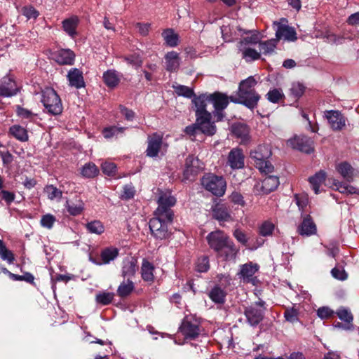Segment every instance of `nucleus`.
<instances>
[{
  "label": "nucleus",
  "instance_id": "nucleus-17",
  "mask_svg": "<svg viewBox=\"0 0 359 359\" xmlns=\"http://www.w3.org/2000/svg\"><path fill=\"white\" fill-rule=\"evenodd\" d=\"M212 217L217 220L220 225H222V222H229L232 219L228 207L224 203H217L212 206Z\"/></svg>",
  "mask_w": 359,
  "mask_h": 359
},
{
  "label": "nucleus",
  "instance_id": "nucleus-56",
  "mask_svg": "<svg viewBox=\"0 0 359 359\" xmlns=\"http://www.w3.org/2000/svg\"><path fill=\"white\" fill-rule=\"evenodd\" d=\"M299 311L294 307L287 308L284 313V316L287 321L294 323L298 320Z\"/></svg>",
  "mask_w": 359,
  "mask_h": 359
},
{
  "label": "nucleus",
  "instance_id": "nucleus-8",
  "mask_svg": "<svg viewBox=\"0 0 359 359\" xmlns=\"http://www.w3.org/2000/svg\"><path fill=\"white\" fill-rule=\"evenodd\" d=\"M179 330L184 339L190 340L196 339L201 331L199 323L188 317L183 319Z\"/></svg>",
  "mask_w": 359,
  "mask_h": 359
},
{
  "label": "nucleus",
  "instance_id": "nucleus-33",
  "mask_svg": "<svg viewBox=\"0 0 359 359\" xmlns=\"http://www.w3.org/2000/svg\"><path fill=\"white\" fill-rule=\"evenodd\" d=\"M78 25L79 18L76 16L71 17L62 21L64 30L72 37H74L77 34L76 29Z\"/></svg>",
  "mask_w": 359,
  "mask_h": 359
},
{
  "label": "nucleus",
  "instance_id": "nucleus-27",
  "mask_svg": "<svg viewBox=\"0 0 359 359\" xmlns=\"http://www.w3.org/2000/svg\"><path fill=\"white\" fill-rule=\"evenodd\" d=\"M226 296V292L218 285H215L208 293L210 299L217 304H224Z\"/></svg>",
  "mask_w": 359,
  "mask_h": 359
},
{
  "label": "nucleus",
  "instance_id": "nucleus-14",
  "mask_svg": "<svg viewBox=\"0 0 359 359\" xmlns=\"http://www.w3.org/2000/svg\"><path fill=\"white\" fill-rule=\"evenodd\" d=\"M19 91L14 79L10 76H4L0 83V96L9 97L15 95Z\"/></svg>",
  "mask_w": 359,
  "mask_h": 359
},
{
  "label": "nucleus",
  "instance_id": "nucleus-48",
  "mask_svg": "<svg viewBox=\"0 0 359 359\" xmlns=\"http://www.w3.org/2000/svg\"><path fill=\"white\" fill-rule=\"evenodd\" d=\"M172 88L174 89L175 93L178 96H184L187 98H191L194 96V90L189 88L188 86L183 85H173Z\"/></svg>",
  "mask_w": 359,
  "mask_h": 359
},
{
  "label": "nucleus",
  "instance_id": "nucleus-35",
  "mask_svg": "<svg viewBox=\"0 0 359 359\" xmlns=\"http://www.w3.org/2000/svg\"><path fill=\"white\" fill-rule=\"evenodd\" d=\"M135 290L134 283L129 278L126 281H123L117 289V294L121 299L128 297Z\"/></svg>",
  "mask_w": 359,
  "mask_h": 359
},
{
  "label": "nucleus",
  "instance_id": "nucleus-58",
  "mask_svg": "<svg viewBox=\"0 0 359 359\" xmlns=\"http://www.w3.org/2000/svg\"><path fill=\"white\" fill-rule=\"evenodd\" d=\"M334 314V311L327 306L320 307L317 310V315L321 319H328L332 317Z\"/></svg>",
  "mask_w": 359,
  "mask_h": 359
},
{
  "label": "nucleus",
  "instance_id": "nucleus-37",
  "mask_svg": "<svg viewBox=\"0 0 359 359\" xmlns=\"http://www.w3.org/2000/svg\"><path fill=\"white\" fill-rule=\"evenodd\" d=\"M154 217L167 219L168 221H173L174 212L171 207L158 204V208L154 212Z\"/></svg>",
  "mask_w": 359,
  "mask_h": 359
},
{
  "label": "nucleus",
  "instance_id": "nucleus-55",
  "mask_svg": "<svg viewBox=\"0 0 359 359\" xmlns=\"http://www.w3.org/2000/svg\"><path fill=\"white\" fill-rule=\"evenodd\" d=\"M274 230V225L270 222H264L259 227V233L262 236H269L272 235Z\"/></svg>",
  "mask_w": 359,
  "mask_h": 359
},
{
  "label": "nucleus",
  "instance_id": "nucleus-11",
  "mask_svg": "<svg viewBox=\"0 0 359 359\" xmlns=\"http://www.w3.org/2000/svg\"><path fill=\"white\" fill-rule=\"evenodd\" d=\"M260 95L256 92H249L248 94H238L237 96H230V101L236 104H241L252 110L257 107Z\"/></svg>",
  "mask_w": 359,
  "mask_h": 359
},
{
  "label": "nucleus",
  "instance_id": "nucleus-52",
  "mask_svg": "<svg viewBox=\"0 0 359 359\" xmlns=\"http://www.w3.org/2000/svg\"><path fill=\"white\" fill-rule=\"evenodd\" d=\"M44 192L50 200L56 198L60 199L62 196V192L53 185H47L44 188Z\"/></svg>",
  "mask_w": 359,
  "mask_h": 359
},
{
  "label": "nucleus",
  "instance_id": "nucleus-61",
  "mask_svg": "<svg viewBox=\"0 0 359 359\" xmlns=\"http://www.w3.org/2000/svg\"><path fill=\"white\" fill-rule=\"evenodd\" d=\"M17 115L22 118L32 120L35 116V114L27 109L23 108L20 106H17L16 109Z\"/></svg>",
  "mask_w": 359,
  "mask_h": 359
},
{
  "label": "nucleus",
  "instance_id": "nucleus-59",
  "mask_svg": "<svg viewBox=\"0 0 359 359\" xmlns=\"http://www.w3.org/2000/svg\"><path fill=\"white\" fill-rule=\"evenodd\" d=\"M56 219L53 215L50 214H46L42 216L41 219V224L45 228L51 229Z\"/></svg>",
  "mask_w": 359,
  "mask_h": 359
},
{
  "label": "nucleus",
  "instance_id": "nucleus-32",
  "mask_svg": "<svg viewBox=\"0 0 359 359\" xmlns=\"http://www.w3.org/2000/svg\"><path fill=\"white\" fill-rule=\"evenodd\" d=\"M337 170L347 182H351L353 180L354 169L348 162L344 161L339 163L337 166Z\"/></svg>",
  "mask_w": 359,
  "mask_h": 359
},
{
  "label": "nucleus",
  "instance_id": "nucleus-36",
  "mask_svg": "<svg viewBox=\"0 0 359 359\" xmlns=\"http://www.w3.org/2000/svg\"><path fill=\"white\" fill-rule=\"evenodd\" d=\"M326 173L323 170H320L313 176L309 177V181L311 184L312 189L316 194H319V188L322 183L325 180Z\"/></svg>",
  "mask_w": 359,
  "mask_h": 359
},
{
  "label": "nucleus",
  "instance_id": "nucleus-4",
  "mask_svg": "<svg viewBox=\"0 0 359 359\" xmlns=\"http://www.w3.org/2000/svg\"><path fill=\"white\" fill-rule=\"evenodd\" d=\"M173 221L154 217L149 222V229L152 236L156 240H165L172 234L170 226Z\"/></svg>",
  "mask_w": 359,
  "mask_h": 359
},
{
  "label": "nucleus",
  "instance_id": "nucleus-41",
  "mask_svg": "<svg viewBox=\"0 0 359 359\" xmlns=\"http://www.w3.org/2000/svg\"><path fill=\"white\" fill-rule=\"evenodd\" d=\"M166 44L170 47L177 46L178 44V35L172 29H167L162 33Z\"/></svg>",
  "mask_w": 359,
  "mask_h": 359
},
{
  "label": "nucleus",
  "instance_id": "nucleus-2",
  "mask_svg": "<svg viewBox=\"0 0 359 359\" xmlns=\"http://www.w3.org/2000/svg\"><path fill=\"white\" fill-rule=\"evenodd\" d=\"M271 148L269 144H260L250 151V157L262 173L269 175L273 172L274 167L269 161L271 156Z\"/></svg>",
  "mask_w": 359,
  "mask_h": 359
},
{
  "label": "nucleus",
  "instance_id": "nucleus-24",
  "mask_svg": "<svg viewBox=\"0 0 359 359\" xmlns=\"http://www.w3.org/2000/svg\"><path fill=\"white\" fill-rule=\"evenodd\" d=\"M118 255V250L116 248H105L100 252V260L95 261V263L97 265L107 264L114 260Z\"/></svg>",
  "mask_w": 359,
  "mask_h": 359
},
{
  "label": "nucleus",
  "instance_id": "nucleus-39",
  "mask_svg": "<svg viewBox=\"0 0 359 359\" xmlns=\"http://www.w3.org/2000/svg\"><path fill=\"white\" fill-rule=\"evenodd\" d=\"M81 174L86 178H93L99 174V169L93 163H86L81 168Z\"/></svg>",
  "mask_w": 359,
  "mask_h": 359
},
{
  "label": "nucleus",
  "instance_id": "nucleus-19",
  "mask_svg": "<svg viewBox=\"0 0 359 359\" xmlns=\"http://www.w3.org/2000/svg\"><path fill=\"white\" fill-rule=\"evenodd\" d=\"M162 143V137L160 135L154 133L152 135L149 136L148 138V147L146 150L147 156L149 157L157 156L161 148Z\"/></svg>",
  "mask_w": 359,
  "mask_h": 359
},
{
  "label": "nucleus",
  "instance_id": "nucleus-15",
  "mask_svg": "<svg viewBox=\"0 0 359 359\" xmlns=\"http://www.w3.org/2000/svg\"><path fill=\"white\" fill-rule=\"evenodd\" d=\"M244 315L248 323L252 327H256L264 319V309H259L255 306H249L244 309Z\"/></svg>",
  "mask_w": 359,
  "mask_h": 359
},
{
  "label": "nucleus",
  "instance_id": "nucleus-44",
  "mask_svg": "<svg viewBox=\"0 0 359 359\" xmlns=\"http://www.w3.org/2000/svg\"><path fill=\"white\" fill-rule=\"evenodd\" d=\"M176 198L169 192H161L158 196V204L173 207L176 203Z\"/></svg>",
  "mask_w": 359,
  "mask_h": 359
},
{
  "label": "nucleus",
  "instance_id": "nucleus-42",
  "mask_svg": "<svg viewBox=\"0 0 359 359\" xmlns=\"http://www.w3.org/2000/svg\"><path fill=\"white\" fill-rule=\"evenodd\" d=\"M0 257L2 260L6 261L9 264H13L15 261V255L13 252L8 250L3 240L0 239Z\"/></svg>",
  "mask_w": 359,
  "mask_h": 359
},
{
  "label": "nucleus",
  "instance_id": "nucleus-26",
  "mask_svg": "<svg viewBox=\"0 0 359 359\" xmlns=\"http://www.w3.org/2000/svg\"><path fill=\"white\" fill-rule=\"evenodd\" d=\"M276 36L278 41L282 37L289 41H294L297 39L296 31L293 27L286 25H279L276 32Z\"/></svg>",
  "mask_w": 359,
  "mask_h": 359
},
{
  "label": "nucleus",
  "instance_id": "nucleus-30",
  "mask_svg": "<svg viewBox=\"0 0 359 359\" xmlns=\"http://www.w3.org/2000/svg\"><path fill=\"white\" fill-rule=\"evenodd\" d=\"M154 266L152 263L149 262L147 259H143L141 267L142 278L144 281L153 282L154 279Z\"/></svg>",
  "mask_w": 359,
  "mask_h": 359
},
{
  "label": "nucleus",
  "instance_id": "nucleus-43",
  "mask_svg": "<svg viewBox=\"0 0 359 359\" xmlns=\"http://www.w3.org/2000/svg\"><path fill=\"white\" fill-rule=\"evenodd\" d=\"M277 39H271L265 41H259V51L262 53L264 55L270 54L273 52L276 43H277Z\"/></svg>",
  "mask_w": 359,
  "mask_h": 359
},
{
  "label": "nucleus",
  "instance_id": "nucleus-6",
  "mask_svg": "<svg viewBox=\"0 0 359 359\" xmlns=\"http://www.w3.org/2000/svg\"><path fill=\"white\" fill-rule=\"evenodd\" d=\"M204 188L217 196H222L226 191V181L222 177L215 175L205 176L201 180Z\"/></svg>",
  "mask_w": 359,
  "mask_h": 359
},
{
  "label": "nucleus",
  "instance_id": "nucleus-18",
  "mask_svg": "<svg viewBox=\"0 0 359 359\" xmlns=\"http://www.w3.org/2000/svg\"><path fill=\"white\" fill-rule=\"evenodd\" d=\"M325 116L332 128L334 130H340L346 125V118L339 111H327Z\"/></svg>",
  "mask_w": 359,
  "mask_h": 359
},
{
  "label": "nucleus",
  "instance_id": "nucleus-16",
  "mask_svg": "<svg viewBox=\"0 0 359 359\" xmlns=\"http://www.w3.org/2000/svg\"><path fill=\"white\" fill-rule=\"evenodd\" d=\"M198 131L206 135L212 136L216 133V126L215 124H204L203 126L198 124V119L196 118L194 124L185 128V133L191 136H195Z\"/></svg>",
  "mask_w": 359,
  "mask_h": 359
},
{
  "label": "nucleus",
  "instance_id": "nucleus-20",
  "mask_svg": "<svg viewBox=\"0 0 359 359\" xmlns=\"http://www.w3.org/2000/svg\"><path fill=\"white\" fill-rule=\"evenodd\" d=\"M208 97H209V102L212 103L215 110L218 111H223L226 109L230 100V97L220 92L210 94Z\"/></svg>",
  "mask_w": 359,
  "mask_h": 359
},
{
  "label": "nucleus",
  "instance_id": "nucleus-12",
  "mask_svg": "<svg viewBox=\"0 0 359 359\" xmlns=\"http://www.w3.org/2000/svg\"><path fill=\"white\" fill-rule=\"evenodd\" d=\"M226 164L233 170L243 168L245 155L243 149L238 147L233 148L228 154Z\"/></svg>",
  "mask_w": 359,
  "mask_h": 359
},
{
  "label": "nucleus",
  "instance_id": "nucleus-46",
  "mask_svg": "<svg viewBox=\"0 0 359 359\" xmlns=\"http://www.w3.org/2000/svg\"><path fill=\"white\" fill-rule=\"evenodd\" d=\"M266 97L268 100L272 103H279L281 101H283L285 98V95L280 88H273L270 90L266 94Z\"/></svg>",
  "mask_w": 359,
  "mask_h": 359
},
{
  "label": "nucleus",
  "instance_id": "nucleus-1",
  "mask_svg": "<svg viewBox=\"0 0 359 359\" xmlns=\"http://www.w3.org/2000/svg\"><path fill=\"white\" fill-rule=\"evenodd\" d=\"M208 244L222 261H235L239 252V248L229 236L222 230H215L206 236Z\"/></svg>",
  "mask_w": 359,
  "mask_h": 359
},
{
  "label": "nucleus",
  "instance_id": "nucleus-53",
  "mask_svg": "<svg viewBox=\"0 0 359 359\" xmlns=\"http://www.w3.org/2000/svg\"><path fill=\"white\" fill-rule=\"evenodd\" d=\"M21 13L27 20L36 19L39 15V12L33 6H23Z\"/></svg>",
  "mask_w": 359,
  "mask_h": 359
},
{
  "label": "nucleus",
  "instance_id": "nucleus-28",
  "mask_svg": "<svg viewBox=\"0 0 359 359\" xmlns=\"http://www.w3.org/2000/svg\"><path fill=\"white\" fill-rule=\"evenodd\" d=\"M8 133L22 142H27L29 140L27 130L20 125H13L11 126Z\"/></svg>",
  "mask_w": 359,
  "mask_h": 359
},
{
  "label": "nucleus",
  "instance_id": "nucleus-13",
  "mask_svg": "<svg viewBox=\"0 0 359 359\" xmlns=\"http://www.w3.org/2000/svg\"><path fill=\"white\" fill-rule=\"evenodd\" d=\"M259 269V266L257 264L249 262L241 266V270L238 275L241 278H243L245 283H251L255 285L257 282V278L254 275Z\"/></svg>",
  "mask_w": 359,
  "mask_h": 359
},
{
  "label": "nucleus",
  "instance_id": "nucleus-21",
  "mask_svg": "<svg viewBox=\"0 0 359 359\" xmlns=\"http://www.w3.org/2000/svg\"><path fill=\"white\" fill-rule=\"evenodd\" d=\"M67 77L69 81V84L72 87L79 89L84 88L86 86L83 72L77 68L71 69L68 72Z\"/></svg>",
  "mask_w": 359,
  "mask_h": 359
},
{
  "label": "nucleus",
  "instance_id": "nucleus-40",
  "mask_svg": "<svg viewBox=\"0 0 359 359\" xmlns=\"http://www.w3.org/2000/svg\"><path fill=\"white\" fill-rule=\"evenodd\" d=\"M67 208L71 215H79L84 210V203L81 200H77L76 203L67 201Z\"/></svg>",
  "mask_w": 359,
  "mask_h": 359
},
{
  "label": "nucleus",
  "instance_id": "nucleus-22",
  "mask_svg": "<svg viewBox=\"0 0 359 359\" xmlns=\"http://www.w3.org/2000/svg\"><path fill=\"white\" fill-rule=\"evenodd\" d=\"M55 62L62 65H72L75 60L76 55L70 49H60L55 53Z\"/></svg>",
  "mask_w": 359,
  "mask_h": 359
},
{
  "label": "nucleus",
  "instance_id": "nucleus-25",
  "mask_svg": "<svg viewBox=\"0 0 359 359\" xmlns=\"http://www.w3.org/2000/svg\"><path fill=\"white\" fill-rule=\"evenodd\" d=\"M138 270L137 259L131 257L123 262L121 273L124 278L130 279Z\"/></svg>",
  "mask_w": 359,
  "mask_h": 359
},
{
  "label": "nucleus",
  "instance_id": "nucleus-63",
  "mask_svg": "<svg viewBox=\"0 0 359 359\" xmlns=\"http://www.w3.org/2000/svg\"><path fill=\"white\" fill-rule=\"evenodd\" d=\"M235 238L242 245L247 246L248 238L246 234L241 229H236L233 233Z\"/></svg>",
  "mask_w": 359,
  "mask_h": 359
},
{
  "label": "nucleus",
  "instance_id": "nucleus-51",
  "mask_svg": "<svg viewBox=\"0 0 359 359\" xmlns=\"http://www.w3.org/2000/svg\"><path fill=\"white\" fill-rule=\"evenodd\" d=\"M210 269L209 257L203 255L197 259L196 270L200 273L207 272Z\"/></svg>",
  "mask_w": 359,
  "mask_h": 359
},
{
  "label": "nucleus",
  "instance_id": "nucleus-62",
  "mask_svg": "<svg viewBox=\"0 0 359 359\" xmlns=\"http://www.w3.org/2000/svg\"><path fill=\"white\" fill-rule=\"evenodd\" d=\"M119 109L122 116L128 121H132L135 117V113L123 105H119Z\"/></svg>",
  "mask_w": 359,
  "mask_h": 359
},
{
  "label": "nucleus",
  "instance_id": "nucleus-47",
  "mask_svg": "<svg viewBox=\"0 0 359 359\" xmlns=\"http://www.w3.org/2000/svg\"><path fill=\"white\" fill-rule=\"evenodd\" d=\"M86 227L87 230L91 233L100 235L104 231V226L103 224L99 220H94L88 222L86 224Z\"/></svg>",
  "mask_w": 359,
  "mask_h": 359
},
{
  "label": "nucleus",
  "instance_id": "nucleus-60",
  "mask_svg": "<svg viewBox=\"0 0 359 359\" xmlns=\"http://www.w3.org/2000/svg\"><path fill=\"white\" fill-rule=\"evenodd\" d=\"M116 165L114 163L104 162L102 164V172L109 176L114 175L116 172Z\"/></svg>",
  "mask_w": 359,
  "mask_h": 359
},
{
  "label": "nucleus",
  "instance_id": "nucleus-29",
  "mask_svg": "<svg viewBox=\"0 0 359 359\" xmlns=\"http://www.w3.org/2000/svg\"><path fill=\"white\" fill-rule=\"evenodd\" d=\"M166 70L168 72H175L180 66L179 55L175 51L168 52L165 56Z\"/></svg>",
  "mask_w": 359,
  "mask_h": 359
},
{
  "label": "nucleus",
  "instance_id": "nucleus-3",
  "mask_svg": "<svg viewBox=\"0 0 359 359\" xmlns=\"http://www.w3.org/2000/svg\"><path fill=\"white\" fill-rule=\"evenodd\" d=\"M41 102L47 113L53 116L62 114L63 106L61 99L53 88H45L41 91Z\"/></svg>",
  "mask_w": 359,
  "mask_h": 359
},
{
  "label": "nucleus",
  "instance_id": "nucleus-10",
  "mask_svg": "<svg viewBox=\"0 0 359 359\" xmlns=\"http://www.w3.org/2000/svg\"><path fill=\"white\" fill-rule=\"evenodd\" d=\"M279 178L275 175L266 176L261 182L255 184L254 190L257 194H269L278 187Z\"/></svg>",
  "mask_w": 359,
  "mask_h": 359
},
{
  "label": "nucleus",
  "instance_id": "nucleus-38",
  "mask_svg": "<svg viewBox=\"0 0 359 359\" xmlns=\"http://www.w3.org/2000/svg\"><path fill=\"white\" fill-rule=\"evenodd\" d=\"M103 81L108 87L114 88L118 84L120 79L116 71L110 69L104 73Z\"/></svg>",
  "mask_w": 359,
  "mask_h": 359
},
{
  "label": "nucleus",
  "instance_id": "nucleus-9",
  "mask_svg": "<svg viewBox=\"0 0 359 359\" xmlns=\"http://www.w3.org/2000/svg\"><path fill=\"white\" fill-rule=\"evenodd\" d=\"M287 144L292 149L310 154L314 151L313 141L306 135H296L287 141Z\"/></svg>",
  "mask_w": 359,
  "mask_h": 359
},
{
  "label": "nucleus",
  "instance_id": "nucleus-23",
  "mask_svg": "<svg viewBox=\"0 0 359 359\" xmlns=\"http://www.w3.org/2000/svg\"><path fill=\"white\" fill-rule=\"evenodd\" d=\"M297 231L300 235L306 236L316 233V226L309 215L304 217L302 222L298 226Z\"/></svg>",
  "mask_w": 359,
  "mask_h": 359
},
{
  "label": "nucleus",
  "instance_id": "nucleus-34",
  "mask_svg": "<svg viewBox=\"0 0 359 359\" xmlns=\"http://www.w3.org/2000/svg\"><path fill=\"white\" fill-rule=\"evenodd\" d=\"M256 84L257 81L253 76H249L246 79L241 81L239 83L237 95H245L249 92L256 91L254 88Z\"/></svg>",
  "mask_w": 359,
  "mask_h": 359
},
{
  "label": "nucleus",
  "instance_id": "nucleus-31",
  "mask_svg": "<svg viewBox=\"0 0 359 359\" xmlns=\"http://www.w3.org/2000/svg\"><path fill=\"white\" fill-rule=\"evenodd\" d=\"M231 132L237 138L245 140L248 137L250 129L245 123H235L231 126Z\"/></svg>",
  "mask_w": 359,
  "mask_h": 359
},
{
  "label": "nucleus",
  "instance_id": "nucleus-54",
  "mask_svg": "<svg viewBox=\"0 0 359 359\" xmlns=\"http://www.w3.org/2000/svg\"><path fill=\"white\" fill-rule=\"evenodd\" d=\"M242 55L243 58L245 59L246 61L257 60L261 57L260 53L251 48H247L243 50Z\"/></svg>",
  "mask_w": 359,
  "mask_h": 359
},
{
  "label": "nucleus",
  "instance_id": "nucleus-49",
  "mask_svg": "<svg viewBox=\"0 0 359 359\" xmlns=\"http://www.w3.org/2000/svg\"><path fill=\"white\" fill-rule=\"evenodd\" d=\"M334 313L337 314L340 320L352 326L353 316L348 309L341 307L339 309Z\"/></svg>",
  "mask_w": 359,
  "mask_h": 359
},
{
  "label": "nucleus",
  "instance_id": "nucleus-45",
  "mask_svg": "<svg viewBox=\"0 0 359 359\" xmlns=\"http://www.w3.org/2000/svg\"><path fill=\"white\" fill-rule=\"evenodd\" d=\"M114 293L109 292H99L95 296L96 302L99 304L106 306L111 304L114 299Z\"/></svg>",
  "mask_w": 359,
  "mask_h": 359
},
{
  "label": "nucleus",
  "instance_id": "nucleus-57",
  "mask_svg": "<svg viewBox=\"0 0 359 359\" xmlns=\"http://www.w3.org/2000/svg\"><path fill=\"white\" fill-rule=\"evenodd\" d=\"M124 60L128 64L134 66L136 68L141 67L142 65V60L141 57L136 53L124 57Z\"/></svg>",
  "mask_w": 359,
  "mask_h": 359
},
{
  "label": "nucleus",
  "instance_id": "nucleus-64",
  "mask_svg": "<svg viewBox=\"0 0 359 359\" xmlns=\"http://www.w3.org/2000/svg\"><path fill=\"white\" fill-rule=\"evenodd\" d=\"M332 276L338 280H344L347 278L348 275L343 269L334 267L331 271Z\"/></svg>",
  "mask_w": 359,
  "mask_h": 359
},
{
  "label": "nucleus",
  "instance_id": "nucleus-7",
  "mask_svg": "<svg viewBox=\"0 0 359 359\" xmlns=\"http://www.w3.org/2000/svg\"><path fill=\"white\" fill-rule=\"evenodd\" d=\"M202 170V163L200 160L193 155H189L185 159L182 180L194 181Z\"/></svg>",
  "mask_w": 359,
  "mask_h": 359
},
{
  "label": "nucleus",
  "instance_id": "nucleus-50",
  "mask_svg": "<svg viewBox=\"0 0 359 359\" xmlns=\"http://www.w3.org/2000/svg\"><path fill=\"white\" fill-rule=\"evenodd\" d=\"M306 87L301 83H293L290 89V95L294 99L297 100L299 99L305 92Z\"/></svg>",
  "mask_w": 359,
  "mask_h": 359
},
{
  "label": "nucleus",
  "instance_id": "nucleus-5",
  "mask_svg": "<svg viewBox=\"0 0 359 359\" xmlns=\"http://www.w3.org/2000/svg\"><path fill=\"white\" fill-rule=\"evenodd\" d=\"M208 96V95L202 94L192 100V103L195 107L194 110L198 119V124L202 126L204 124H215L214 122L211 121V114L206 109L207 102H209Z\"/></svg>",
  "mask_w": 359,
  "mask_h": 359
}]
</instances>
